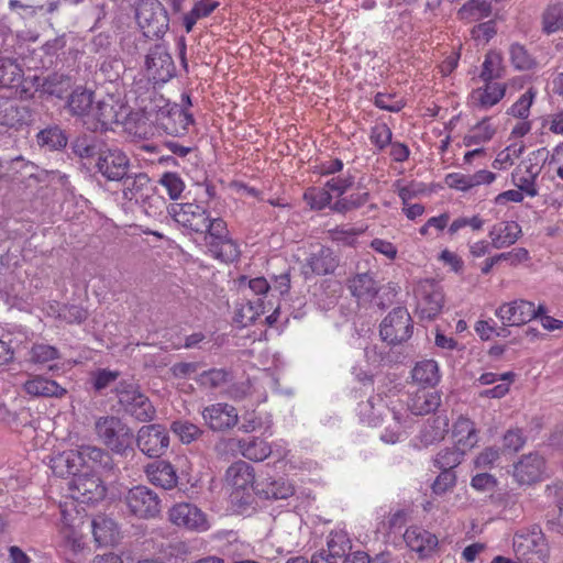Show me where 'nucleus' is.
<instances>
[{
  "label": "nucleus",
  "mask_w": 563,
  "mask_h": 563,
  "mask_svg": "<svg viewBox=\"0 0 563 563\" xmlns=\"http://www.w3.org/2000/svg\"><path fill=\"white\" fill-rule=\"evenodd\" d=\"M169 216L185 230L203 234L207 253L222 263L239 260L241 251L230 234L227 222L220 217H211L210 212L196 203H173L168 208Z\"/></svg>",
  "instance_id": "1"
},
{
  "label": "nucleus",
  "mask_w": 563,
  "mask_h": 563,
  "mask_svg": "<svg viewBox=\"0 0 563 563\" xmlns=\"http://www.w3.org/2000/svg\"><path fill=\"white\" fill-rule=\"evenodd\" d=\"M66 109L90 131L106 128L113 117V107L104 101H95V92L82 86L71 91Z\"/></svg>",
  "instance_id": "2"
},
{
  "label": "nucleus",
  "mask_w": 563,
  "mask_h": 563,
  "mask_svg": "<svg viewBox=\"0 0 563 563\" xmlns=\"http://www.w3.org/2000/svg\"><path fill=\"white\" fill-rule=\"evenodd\" d=\"M118 404L124 413L141 422L155 418L156 410L150 398L141 390L139 384L131 380H120L114 388Z\"/></svg>",
  "instance_id": "3"
},
{
  "label": "nucleus",
  "mask_w": 563,
  "mask_h": 563,
  "mask_svg": "<svg viewBox=\"0 0 563 563\" xmlns=\"http://www.w3.org/2000/svg\"><path fill=\"white\" fill-rule=\"evenodd\" d=\"M99 440L112 452L123 455L132 448L134 434L132 429L119 417L102 416L95 422Z\"/></svg>",
  "instance_id": "4"
},
{
  "label": "nucleus",
  "mask_w": 563,
  "mask_h": 563,
  "mask_svg": "<svg viewBox=\"0 0 563 563\" xmlns=\"http://www.w3.org/2000/svg\"><path fill=\"white\" fill-rule=\"evenodd\" d=\"M512 545L521 563H547L549 547L539 526L517 532Z\"/></svg>",
  "instance_id": "5"
},
{
  "label": "nucleus",
  "mask_w": 563,
  "mask_h": 563,
  "mask_svg": "<svg viewBox=\"0 0 563 563\" xmlns=\"http://www.w3.org/2000/svg\"><path fill=\"white\" fill-rule=\"evenodd\" d=\"M123 188L122 195L125 200L134 201L141 205L146 214H153L157 205H163L162 197L155 195V187L145 173H130L121 180Z\"/></svg>",
  "instance_id": "6"
},
{
  "label": "nucleus",
  "mask_w": 563,
  "mask_h": 563,
  "mask_svg": "<svg viewBox=\"0 0 563 563\" xmlns=\"http://www.w3.org/2000/svg\"><path fill=\"white\" fill-rule=\"evenodd\" d=\"M136 23L146 37H162L168 30L169 18L159 0H139L135 7Z\"/></svg>",
  "instance_id": "7"
},
{
  "label": "nucleus",
  "mask_w": 563,
  "mask_h": 563,
  "mask_svg": "<svg viewBox=\"0 0 563 563\" xmlns=\"http://www.w3.org/2000/svg\"><path fill=\"white\" fill-rule=\"evenodd\" d=\"M415 296L421 319L432 320L441 312L444 295L441 285L434 279L420 280L415 288Z\"/></svg>",
  "instance_id": "8"
},
{
  "label": "nucleus",
  "mask_w": 563,
  "mask_h": 563,
  "mask_svg": "<svg viewBox=\"0 0 563 563\" xmlns=\"http://www.w3.org/2000/svg\"><path fill=\"white\" fill-rule=\"evenodd\" d=\"M412 320L405 307L393 309L382 321L379 334L388 344H400L412 334Z\"/></svg>",
  "instance_id": "9"
},
{
  "label": "nucleus",
  "mask_w": 563,
  "mask_h": 563,
  "mask_svg": "<svg viewBox=\"0 0 563 563\" xmlns=\"http://www.w3.org/2000/svg\"><path fill=\"white\" fill-rule=\"evenodd\" d=\"M124 503L129 511L139 518H154L161 512L158 495L143 485L129 489Z\"/></svg>",
  "instance_id": "10"
},
{
  "label": "nucleus",
  "mask_w": 563,
  "mask_h": 563,
  "mask_svg": "<svg viewBox=\"0 0 563 563\" xmlns=\"http://www.w3.org/2000/svg\"><path fill=\"white\" fill-rule=\"evenodd\" d=\"M543 312L544 306L540 305L536 308L533 302L519 299L500 305L496 309L495 316L504 325L519 327L538 318Z\"/></svg>",
  "instance_id": "11"
},
{
  "label": "nucleus",
  "mask_w": 563,
  "mask_h": 563,
  "mask_svg": "<svg viewBox=\"0 0 563 563\" xmlns=\"http://www.w3.org/2000/svg\"><path fill=\"white\" fill-rule=\"evenodd\" d=\"M139 450L148 457H159L169 446V434L159 423L142 426L135 437Z\"/></svg>",
  "instance_id": "12"
},
{
  "label": "nucleus",
  "mask_w": 563,
  "mask_h": 563,
  "mask_svg": "<svg viewBox=\"0 0 563 563\" xmlns=\"http://www.w3.org/2000/svg\"><path fill=\"white\" fill-rule=\"evenodd\" d=\"M98 173L109 181H121L130 173V158L118 147L101 150L96 163Z\"/></svg>",
  "instance_id": "13"
},
{
  "label": "nucleus",
  "mask_w": 563,
  "mask_h": 563,
  "mask_svg": "<svg viewBox=\"0 0 563 563\" xmlns=\"http://www.w3.org/2000/svg\"><path fill=\"white\" fill-rule=\"evenodd\" d=\"M148 76L156 82H167L175 76L176 67L167 48L161 44L153 46L145 59Z\"/></svg>",
  "instance_id": "14"
},
{
  "label": "nucleus",
  "mask_w": 563,
  "mask_h": 563,
  "mask_svg": "<svg viewBox=\"0 0 563 563\" xmlns=\"http://www.w3.org/2000/svg\"><path fill=\"white\" fill-rule=\"evenodd\" d=\"M69 488L74 498L87 504L102 500L107 493L101 478L93 473H82L73 477L69 482Z\"/></svg>",
  "instance_id": "15"
},
{
  "label": "nucleus",
  "mask_w": 563,
  "mask_h": 563,
  "mask_svg": "<svg viewBox=\"0 0 563 563\" xmlns=\"http://www.w3.org/2000/svg\"><path fill=\"white\" fill-rule=\"evenodd\" d=\"M169 520L188 530L203 532L210 528L207 515L196 505L180 503L169 510Z\"/></svg>",
  "instance_id": "16"
},
{
  "label": "nucleus",
  "mask_w": 563,
  "mask_h": 563,
  "mask_svg": "<svg viewBox=\"0 0 563 563\" xmlns=\"http://www.w3.org/2000/svg\"><path fill=\"white\" fill-rule=\"evenodd\" d=\"M205 423L213 431H225L239 422V413L234 406L217 402L205 407L201 411Z\"/></svg>",
  "instance_id": "17"
},
{
  "label": "nucleus",
  "mask_w": 563,
  "mask_h": 563,
  "mask_svg": "<svg viewBox=\"0 0 563 563\" xmlns=\"http://www.w3.org/2000/svg\"><path fill=\"white\" fill-rule=\"evenodd\" d=\"M338 265L339 258L334 252L330 247L321 245L309 253L302 269L306 277L322 276L333 274Z\"/></svg>",
  "instance_id": "18"
},
{
  "label": "nucleus",
  "mask_w": 563,
  "mask_h": 563,
  "mask_svg": "<svg viewBox=\"0 0 563 563\" xmlns=\"http://www.w3.org/2000/svg\"><path fill=\"white\" fill-rule=\"evenodd\" d=\"M345 285L358 305L372 302L380 290V287L375 279V274L371 272L356 273L350 276L345 282Z\"/></svg>",
  "instance_id": "19"
},
{
  "label": "nucleus",
  "mask_w": 563,
  "mask_h": 563,
  "mask_svg": "<svg viewBox=\"0 0 563 563\" xmlns=\"http://www.w3.org/2000/svg\"><path fill=\"white\" fill-rule=\"evenodd\" d=\"M22 389L33 398H62L67 394L66 388L62 387L56 380L43 375H29L22 385Z\"/></svg>",
  "instance_id": "20"
},
{
  "label": "nucleus",
  "mask_w": 563,
  "mask_h": 563,
  "mask_svg": "<svg viewBox=\"0 0 563 563\" xmlns=\"http://www.w3.org/2000/svg\"><path fill=\"white\" fill-rule=\"evenodd\" d=\"M194 122L195 121L190 112L176 103H172L168 110H166V113L159 118L157 126L164 130L167 134L177 136L185 134Z\"/></svg>",
  "instance_id": "21"
},
{
  "label": "nucleus",
  "mask_w": 563,
  "mask_h": 563,
  "mask_svg": "<svg viewBox=\"0 0 563 563\" xmlns=\"http://www.w3.org/2000/svg\"><path fill=\"white\" fill-rule=\"evenodd\" d=\"M544 470V459L538 453H529L515 465L514 475L520 484H532L542 478Z\"/></svg>",
  "instance_id": "22"
},
{
  "label": "nucleus",
  "mask_w": 563,
  "mask_h": 563,
  "mask_svg": "<svg viewBox=\"0 0 563 563\" xmlns=\"http://www.w3.org/2000/svg\"><path fill=\"white\" fill-rule=\"evenodd\" d=\"M484 87L474 89L470 96V103L478 110H487L497 104L506 93V85L497 81H484Z\"/></svg>",
  "instance_id": "23"
},
{
  "label": "nucleus",
  "mask_w": 563,
  "mask_h": 563,
  "mask_svg": "<svg viewBox=\"0 0 563 563\" xmlns=\"http://www.w3.org/2000/svg\"><path fill=\"white\" fill-rule=\"evenodd\" d=\"M145 474L150 483L163 489L176 487L178 476L170 462L165 460H155L145 466Z\"/></svg>",
  "instance_id": "24"
},
{
  "label": "nucleus",
  "mask_w": 563,
  "mask_h": 563,
  "mask_svg": "<svg viewBox=\"0 0 563 563\" xmlns=\"http://www.w3.org/2000/svg\"><path fill=\"white\" fill-rule=\"evenodd\" d=\"M24 71L16 59L0 56V89L15 90L20 89L21 95L27 92L23 87Z\"/></svg>",
  "instance_id": "25"
},
{
  "label": "nucleus",
  "mask_w": 563,
  "mask_h": 563,
  "mask_svg": "<svg viewBox=\"0 0 563 563\" xmlns=\"http://www.w3.org/2000/svg\"><path fill=\"white\" fill-rule=\"evenodd\" d=\"M404 540L421 558L430 555L438 545V538L420 527L408 528L404 533Z\"/></svg>",
  "instance_id": "26"
},
{
  "label": "nucleus",
  "mask_w": 563,
  "mask_h": 563,
  "mask_svg": "<svg viewBox=\"0 0 563 563\" xmlns=\"http://www.w3.org/2000/svg\"><path fill=\"white\" fill-rule=\"evenodd\" d=\"M81 457L76 450H67L52 456L49 467L53 473L59 477L77 476L82 467Z\"/></svg>",
  "instance_id": "27"
},
{
  "label": "nucleus",
  "mask_w": 563,
  "mask_h": 563,
  "mask_svg": "<svg viewBox=\"0 0 563 563\" xmlns=\"http://www.w3.org/2000/svg\"><path fill=\"white\" fill-rule=\"evenodd\" d=\"M521 233V227L516 221H504L493 225L488 236L492 240V246L499 250L515 244Z\"/></svg>",
  "instance_id": "28"
},
{
  "label": "nucleus",
  "mask_w": 563,
  "mask_h": 563,
  "mask_svg": "<svg viewBox=\"0 0 563 563\" xmlns=\"http://www.w3.org/2000/svg\"><path fill=\"white\" fill-rule=\"evenodd\" d=\"M441 404V397L437 391L421 388L409 396L407 406L411 413L423 416L435 411Z\"/></svg>",
  "instance_id": "29"
},
{
  "label": "nucleus",
  "mask_w": 563,
  "mask_h": 563,
  "mask_svg": "<svg viewBox=\"0 0 563 563\" xmlns=\"http://www.w3.org/2000/svg\"><path fill=\"white\" fill-rule=\"evenodd\" d=\"M449 431V419L445 415H437L427 420L420 431V441L424 446L439 443Z\"/></svg>",
  "instance_id": "30"
},
{
  "label": "nucleus",
  "mask_w": 563,
  "mask_h": 563,
  "mask_svg": "<svg viewBox=\"0 0 563 563\" xmlns=\"http://www.w3.org/2000/svg\"><path fill=\"white\" fill-rule=\"evenodd\" d=\"M452 435L455 439V445L462 446V449L467 451L478 442V432L475 423L464 416H460L454 422Z\"/></svg>",
  "instance_id": "31"
},
{
  "label": "nucleus",
  "mask_w": 563,
  "mask_h": 563,
  "mask_svg": "<svg viewBox=\"0 0 563 563\" xmlns=\"http://www.w3.org/2000/svg\"><path fill=\"white\" fill-rule=\"evenodd\" d=\"M172 106L169 100L165 99L156 91H151L146 97L140 100V110L144 118L156 125L159 123V118L166 113V110Z\"/></svg>",
  "instance_id": "32"
},
{
  "label": "nucleus",
  "mask_w": 563,
  "mask_h": 563,
  "mask_svg": "<svg viewBox=\"0 0 563 563\" xmlns=\"http://www.w3.org/2000/svg\"><path fill=\"white\" fill-rule=\"evenodd\" d=\"M78 455L81 457L82 467H100L104 471H112L114 463L111 455L101 448L93 445H80L77 449Z\"/></svg>",
  "instance_id": "33"
},
{
  "label": "nucleus",
  "mask_w": 563,
  "mask_h": 563,
  "mask_svg": "<svg viewBox=\"0 0 563 563\" xmlns=\"http://www.w3.org/2000/svg\"><path fill=\"white\" fill-rule=\"evenodd\" d=\"M225 479L232 487L245 490L254 484V468L244 461H238L227 470Z\"/></svg>",
  "instance_id": "34"
},
{
  "label": "nucleus",
  "mask_w": 563,
  "mask_h": 563,
  "mask_svg": "<svg viewBox=\"0 0 563 563\" xmlns=\"http://www.w3.org/2000/svg\"><path fill=\"white\" fill-rule=\"evenodd\" d=\"M233 378L231 371L213 367L198 374L195 380L201 388L213 390L230 384Z\"/></svg>",
  "instance_id": "35"
},
{
  "label": "nucleus",
  "mask_w": 563,
  "mask_h": 563,
  "mask_svg": "<svg viewBox=\"0 0 563 563\" xmlns=\"http://www.w3.org/2000/svg\"><path fill=\"white\" fill-rule=\"evenodd\" d=\"M393 411L380 397H371L360 407L362 418L372 427H377L384 420V416H390Z\"/></svg>",
  "instance_id": "36"
},
{
  "label": "nucleus",
  "mask_w": 563,
  "mask_h": 563,
  "mask_svg": "<svg viewBox=\"0 0 563 563\" xmlns=\"http://www.w3.org/2000/svg\"><path fill=\"white\" fill-rule=\"evenodd\" d=\"M238 446L244 457L256 462L264 461L272 453L271 445L260 438L239 440Z\"/></svg>",
  "instance_id": "37"
},
{
  "label": "nucleus",
  "mask_w": 563,
  "mask_h": 563,
  "mask_svg": "<svg viewBox=\"0 0 563 563\" xmlns=\"http://www.w3.org/2000/svg\"><path fill=\"white\" fill-rule=\"evenodd\" d=\"M92 533L99 544L114 543L119 538L117 523L107 517L99 516L92 521Z\"/></svg>",
  "instance_id": "38"
},
{
  "label": "nucleus",
  "mask_w": 563,
  "mask_h": 563,
  "mask_svg": "<svg viewBox=\"0 0 563 563\" xmlns=\"http://www.w3.org/2000/svg\"><path fill=\"white\" fill-rule=\"evenodd\" d=\"M411 375L415 382L423 386H434L440 380L439 366L433 360L418 362Z\"/></svg>",
  "instance_id": "39"
},
{
  "label": "nucleus",
  "mask_w": 563,
  "mask_h": 563,
  "mask_svg": "<svg viewBox=\"0 0 563 563\" xmlns=\"http://www.w3.org/2000/svg\"><path fill=\"white\" fill-rule=\"evenodd\" d=\"M466 452L467 450L457 445L444 448L434 456L433 465L439 470L453 471L462 463Z\"/></svg>",
  "instance_id": "40"
},
{
  "label": "nucleus",
  "mask_w": 563,
  "mask_h": 563,
  "mask_svg": "<svg viewBox=\"0 0 563 563\" xmlns=\"http://www.w3.org/2000/svg\"><path fill=\"white\" fill-rule=\"evenodd\" d=\"M492 14V4L489 0H468L459 10L461 20L476 22L488 18Z\"/></svg>",
  "instance_id": "41"
},
{
  "label": "nucleus",
  "mask_w": 563,
  "mask_h": 563,
  "mask_svg": "<svg viewBox=\"0 0 563 563\" xmlns=\"http://www.w3.org/2000/svg\"><path fill=\"white\" fill-rule=\"evenodd\" d=\"M542 31L552 34L563 31V2L549 3L542 13Z\"/></svg>",
  "instance_id": "42"
},
{
  "label": "nucleus",
  "mask_w": 563,
  "mask_h": 563,
  "mask_svg": "<svg viewBox=\"0 0 563 563\" xmlns=\"http://www.w3.org/2000/svg\"><path fill=\"white\" fill-rule=\"evenodd\" d=\"M37 87L45 93L62 98V96L71 87V78L65 74L54 73L43 79Z\"/></svg>",
  "instance_id": "43"
},
{
  "label": "nucleus",
  "mask_w": 563,
  "mask_h": 563,
  "mask_svg": "<svg viewBox=\"0 0 563 563\" xmlns=\"http://www.w3.org/2000/svg\"><path fill=\"white\" fill-rule=\"evenodd\" d=\"M26 123V109L7 104L0 107V125L18 131Z\"/></svg>",
  "instance_id": "44"
},
{
  "label": "nucleus",
  "mask_w": 563,
  "mask_h": 563,
  "mask_svg": "<svg viewBox=\"0 0 563 563\" xmlns=\"http://www.w3.org/2000/svg\"><path fill=\"white\" fill-rule=\"evenodd\" d=\"M170 430L184 444H190L203 434V430L200 427L183 419L173 421Z\"/></svg>",
  "instance_id": "45"
},
{
  "label": "nucleus",
  "mask_w": 563,
  "mask_h": 563,
  "mask_svg": "<svg viewBox=\"0 0 563 563\" xmlns=\"http://www.w3.org/2000/svg\"><path fill=\"white\" fill-rule=\"evenodd\" d=\"M509 56L512 66L518 70H531L537 67L536 58L519 43L510 45Z\"/></svg>",
  "instance_id": "46"
},
{
  "label": "nucleus",
  "mask_w": 563,
  "mask_h": 563,
  "mask_svg": "<svg viewBox=\"0 0 563 563\" xmlns=\"http://www.w3.org/2000/svg\"><path fill=\"white\" fill-rule=\"evenodd\" d=\"M262 493L267 499H287L295 494V487L288 481L278 478L266 482Z\"/></svg>",
  "instance_id": "47"
},
{
  "label": "nucleus",
  "mask_w": 563,
  "mask_h": 563,
  "mask_svg": "<svg viewBox=\"0 0 563 563\" xmlns=\"http://www.w3.org/2000/svg\"><path fill=\"white\" fill-rule=\"evenodd\" d=\"M495 129L484 119L476 124L463 139L465 146L478 145L493 139Z\"/></svg>",
  "instance_id": "48"
},
{
  "label": "nucleus",
  "mask_w": 563,
  "mask_h": 563,
  "mask_svg": "<svg viewBox=\"0 0 563 563\" xmlns=\"http://www.w3.org/2000/svg\"><path fill=\"white\" fill-rule=\"evenodd\" d=\"M369 198L368 191L351 194L347 197L338 199L332 206L331 210L338 213H346L351 210L361 208Z\"/></svg>",
  "instance_id": "49"
},
{
  "label": "nucleus",
  "mask_w": 563,
  "mask_h": 563,
  "mask_svg": "<svg viewBox=\"0 0 563 563\" xmlns=\"http://www.w3.org/2000/svg\"><path fill=\"white\" fill-rule=\"evenodd\" d=\"M37 141L40 144L47 145L54 150L63 148L67 145V136L58 126L42 130L37 134Z\"/></svg>",
  "instance_id": "50"
},
{
  "label": "nucleus",
  "mask_w": 563,
  "mask_h": 563,
  "mask_svg": "<svg viewBox=\"0 0 563 563\" xmlns=\"http://www.w3.org/2000/svg\"><path fill=\"white\" fill-rule=\"evenodd\" d=\"M29 361L34 364H45L59 358V351L48 344L35 343L30 350Z\"/></svg>",
  "instance_id": "51"
},
{
  "label": "nucleus",
  "mask_w": 563,
  "mask_h": 563,
  "mask_svg": "<svg viewBox=\"0 0 563 563\" xmlns=\"http://www.w3.org/2000/svg\"><path fill=\"white\" fill-rule=\"evenodd\" d=\"M56 318L69 324H79L88 318V311L78 305H57Z\"/></svg>",
  "instance_id": "52"
},
{
  "label": "nucleus",
  "mask_w": 563,
  "mask_h": 563,
  "mask_svg": "<svg viewBox=\"0 0 563 563\" xmlns=\"http://www.w3.org/2000/svg\"><path fill=\"white\" fill-rule=\"evenodd\" d=\"M328 556L336 559L342 558L351 550V541L344 533L330 534L328 540V549H324Z\"/></svg>",
  "instance_id": "53"
},
{
  "label": "nucleus",
  "mask_w": 563,
  "mask_h": 563,
  "mask_svg": "<svg viewBox=\"0 0 563 563\" xmlns=\"http://www.w3.org/2000/svg\"><path fill=\"white\" fill-rule=\"evenodd\" d=\"M303 199L310 208L314 210H322L328 206H332V195L325 189V187L307 189L303 194Z\"/></svg>",
  "instance_id": "54"
},
{
  "label": "nucleus",
  "mask_w": 563,
  "mask_h": 563,
  "mask_svg": "<svg viewBox=\"0 0 563 563\" xmlns=\"http://www.w3.org/2000/svg\"><path fill=\"white\" fill-rule=\"evenodd\" d=\"M501 58L498 54H487L482 65L479 78L483 81H494L503 76Z\"/></svg>",
  "instance_id": "55"
},
{
  "label": "nucleus",
  "mask_w": 563,
  "mask_h": 563,
  "mask_svg": "<svg viewBox=\"0 0 563 563\" xmlns=\"http://www.w3.org/2000/svg\"><path fill=\"white\" fill-rule=\"evenodd\" d=\"M120 373L108 368H98L90 375V383L96 393H102L110 387L119 377Z\"/></svg>",
  "instance_id": "56"
},
{
  "label": "nucleus",
  "mask_w": 563,
  "mask_h": 563,
  "mask_svg": "<svg viewBox=\"0 0 563 563\" xmlns=\"http://www.w3.org/2000/svg\"><path fill=\"white\" fill-rule=\"evenodd\" d=\"M537 174H533L529 169L526 170L525 175H521L518 170L512 173L514 185L529 197H536L538 189L536 187Z\"/></svg>",
  "instance_id": "57"
},
{
  "label": "nucleus",
  "mask_w": 563,
  "mask_h": 563,
  "mask_svg": "<svg viewBox=\"0 0 563 563\" xmlns=\"http://www.w3.org/2000/svg\"><path fill=\"white\" fill-rule=\"evenodd\" d=\"M159 184L166 189L172 200H177L180 198L185 189V183L183 181L181 177L178 174L172 172L163 174L159 179Z\"/></svg>",
  "instance_id": "58"
},
{
  "label": "nucleus",
  "mask_w": 563,
  "mask_h": 563,
  "mask_svg": "<svg viewBox=\"0 0 563 563\" xmlns=\"http://www.w3.org/2000/svg\"><path fill=\"white\" fill-rule=\"evenodd\" d=\"M536 97L532 89L527 90L520 98L510 107L508 113L515 118L527 119L530 114V107Z\"/></svg>",
  "instance_id": "59"
},
{
  "label": "nucleus",
  "mask_w": 563,
  "mask_h": 563,
  "mask_svg": "<svg viewBox=\"0 0 563 563\" xmlns=\"http://www.w3.org/2000/svg\"><path fill=\"white\" fill-rule=\"evenodd\" d=\"M393 132L386 123H379L372 128L369 140L378 148L384 150L391 144Z\"/></svg>",
  "instance_id": "60"
},
{
  "label": "nucleus",
  "mask_w": 563,
  "mask_h": 563,
  "mask_svg": "<svg viewBox=\"0 0 563 563\" xmlns=\"http://www.w3.org/2000/svg\"><path fill=\"white\" fill-rule=\"evenodd\" d=\"M456 484V475L454 471H443L434 479L431 489L435 495H443L452 489Z\"/></svg>",
  "instance_id": "61"
},
{
  "label": "nucleus",
  "mask_w": 563,
  "mask_h": 563,
  "mask_svg": "<svg viewBox=\"0 0 563 563\" xmlns=\"http://www.w3.org/2000/svg\"><path fill=\"white\" fill-rule=\"evenodd\" d=\"M393 422L389 423L380 434L382 441L388 444H395L399 441L402 433V424L400 421V415L396 411L391 412Z\"/></svg>",
  "instance_id": "62"
},
{
  "label": "nucleus",
  "mask_w": 563,
  "mask_h": 563,
  "mask_svg": "<svg viewBox=\"0 0 563 563\" xmlns=\"http://www.w3.org/2000/svg\"><path fill=\"white\" fill-rule=\"evenodd\" d=\"M526 443V437L521 429H509L503 438V445L505 450L512 452L519 451Z\"/></svg>",
  "instance_id": "63"
},
{
  "label": "nucleus",
  "mask_w": 563,
  "mask_h": 563,
  "mask_svg": "<svg viewBox=\"0 0 563 563\" xmlns=\"http://www.w3.org/2000/svg\"><path fill=\"white\" fill-rule=\"evenodd\" d=\"M73 152L81 158H88L95 155L96 146L88 135H80L71 144Z\"/></svg>",
  "instance_id": "64"
}]
</instances>
